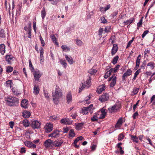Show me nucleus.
<instances>
[{
    "instance_id": "obj_1",
    "label": "nucleus",
    "mask_w": 155,
    "mask_h": 155,
    "mask_svg": "<svg viewBox=\"0 0 155 155\" xmlns=\"http://www.w3.org/2000/svg\"><path fill=\"white\" fill-rule=\"evenodd\" d=\"M62 94L61 90L58 86H56L54 92H52L53 99L54 103L56 104H58L59 99L62 97Z\"/></svg>"
},
{
    "instance_id": "obj_2",
    "label": "nucleus",
    "mask_w": 155,
    "mask_h": 155,
    "mask_svg": "<svg viewBox=\"0 0 155 155\" xmlns=\"http://www.w3.org/2000/svg\"><path fill=\"white\" fill-rule=\"evenodd\" d=\"M88 78L84 84H82L81 86L79 88V92L82 91L85 87L88 88L91 85V76L88 75Z\"/></svg>"
},
{
    "instance_id": "obj_3",
    "label": "nucleus",
    "mask_w": 155,
    "mask_h": 155,
    "mask_svg": "<svg viewBox=\"0 0 155 155\" xmlns=\"http://www.w3.org/2000/svg\"><path fill=\"white\" fill-rule=\"evenodd\" d=\"M7 101L9 106H13L18 104V100L16 97H9L7 99Z\"/></svg>"
},
{
    "instance_id": "obj_4",
    "label": "nucleus",
    "mask_w": 155,
    "mask_h": 155,
    "mask_svg": "<svg viewBox=\"0 0 155 155\" xmlns=\"http://www.w3.org/2000/svg\"><path fill=\"white\" fill-rule=\"evenodd\" d=\"M109 99V94H108L105 93L99 97V100L101 102H103L108 101Z\"/></svg>"
},
{
    "instance_id": "obj_5",
    "label": "nucleus",
    "mask_w": 155,
    "mask_h": 155,
    "mask_svg": "<svg viewBox=\"0 0 155 155\" xmlns=\"http://www.w3.org/2000/svg\"><path fill=\"white\" fill-rule=\"evenodd\" d=\"M93 107L92 104H91L89 106L86 107H84L83 109H82L81 110L82 111V112H81V113H83L84 114H86L88 113V112H90L91 113L92 112V110H91L92 109V107Z\"/></svg>"
},
{
    "instance_id": "obj_6",
    "label": "nucleus",
    "mask_w": 155,
    "mask_h": 155,
    "mask_svg": "<svg viewBox=\"0 0 155 155\" xmlns=\"http://www.w3.org/2000/svg\"><path fill=\"white\" fill-rule=\"evenodd\" d=\"M44 145L46 148H52L53 145V141L50 139L47 140L44 142Z\"/></svg>"
},
{
    "instance_id": "obj_7",
    "label": "nucleus",
    "mask_w": 155,
    "mask_h": 155,
    "mask_svg": "<svg viewBox=\"0 0 155 155\" xmlns=\"http://www.w3.org/2000/svg\"><path fill=\"white\" fill-rule=\"evenodd\" d=\"M41 124L37 120L31 121V126L33 129H38L40 127Z\"/></svg>"
},
{
    "instance_id": "obj_8",
    "label": "nucleus",
    "mask_w": 155,
    "mask_h": 155,
    "mask_svg": "<svg viewBox=\"0 0 155 155\" xmlns=\"http://www.w3.org/2000/svg\"><path fill=\"white\" fill-rule=\"evenodd\" d=\"M117 77L116 76H115V74H114L111 77H110L108 79L109 81H111L110 86V87H114L116 84V82Z\"/></svg>"
},
{
    "instance_id": "obj_9",
    "label": "nucleus",
    "mask_w": 155,
    "mask_h": 155,
    "mask_svg": "<svg viewBox=\"0 0 155 155\" xmlns=\"http://www.w3.org/2000/svg\"><path fill=\"white\" fill-rule=\"evenodd\" d=\"M60 132L59 130H54L51 134L48 135V137L54 138L58 137L59 136Z\"/></svg>"
},
{
    "instance_id": "obj_10",
    "label": "nucleus",
    "mask_w": 155,
    "mask_h": 155,
    "mask_svg": "<svg viewBox=\"0 0 155 155\" xmlns=\"http://www.w3.org/2000/svg\"><path fill=\"white\" fill-rule=\"evenodd\" d=\"M53 129V125L51 123H47L45 127V130L47 133L51 132Z\"/></svg>"
},
{
    "instance_id": "obj_11",
    "label": "nucleus",
    "mask_w": 155,
    "mask_h": 155,
    "mask_svg": "<svg viewBox=\"0 0 155 155\" xmlns=\"http://www.w3.org/2000/svg\"><path fill=\"white\" fill-rule=\"evenodd\" d=\"M118 108V105L117 104H115L113 106L110 107L108 109V110H109V113H112L116 111Z\"/></svg>"
},
{
    "instance_id": "obj_12",
    "label": "nucleus",
    "mask_w": 155,
    "mask_h": 155,
    "mask_svg": "<svg viewBox=\"0 0 155 155\" xmlns=\"http://www.w3.org/2000/svg\"><path fill=\"white\" fill-rule=\"evenodd\" d=\"M66 100L68 104L71 103L72 101V95L70 92H68L66 95Z\"/></svg>"
},
{
    "instance_id": "obj_13",
    "label": "nucleus",
    "mask_w": 155,
    "mask_h": 155,
    "mask_svg": "<svg viewBox=\"0 0 155 155\" xmlns=\"http://www.w3.org/2000/svg\"><path fill=\"white\" fill-rule=\"evenodd\" d=\"M34 75L35 80L38 81L41 77V74H40V71L38 70H37L35 71Z\"/></svg>"
},
{
    "instance_id": "obj_14",
    "label": "nucleus",
    "mask_w": 155,
    "mask_h": 155,
    "mask_svg": "<svg viewBox=\"0 0 155 155\" xmlns=\"http://www.w3.org/2000/svg\"><path fill=\"white\" fill-rule=\"evenodd\" d=\"M5 58L6 61L9 64H11L12 63L14 59V58L11 55L6 56Z\"/></svg>"
},
{
    "instance_id": "obj_15",
    "label": "nucleus",
    "mask_w": 155,
    "mask_h": 155,
    "mask_svg": "<svg viewBox=\"0 0 155 155\" xmlns=\"http://www.w3.org/2000/svg\"><path fill=\"white\" fill-rule=\"evenodd\" d=\"M28 101L27 100L24 99L22 100L21 103V106L22 107L26 109L28 107Z\"/></svg>"
},
{
    "instance_id": "obj_16",
    "label": "nucleus",
    "mask_w": 155,
    "mask_h": 155,
    "mask_svg": "<svg viewBox=\"0 0 155 155\" xmlns=\"http://www.w3.org/2000/svg\"><path fill=\"white\" fill-rule=\"evenodd\" d=\"M25 145L29 147L35 148L36 147V145L31 142L26 141L25 142Z\"/></svg>"
},
{
    "instance_id": "obj_17",
    "label": "nucleus",
    "mask_w": 155,
    "mask_h": 155,
    "mask_svg": "<svg viewBox=\"0 0 155 155\" xmlns=\"http://www.w3.org/2000/svg\"><path fill=\"white\" fill-rule=\"evenodd\" d=\"M65 57L66 60L67 61L68 63L70 64L71 65L74 63V61L71 56L68 57V56L66 54L64 55Z\"/></svg>"
},
{
    "instance_id": "obj_18",
    "label": "nucleus",
    "mask_w": 155,
    "mask_h": 155,
    "mask_svg": "<svg viewBox=\"0 0 155 155\" xmlns=\"http://www.w3.org/2000/svg\"><path fill=\"white\" fill-rule=\"evenodd\" d=\"M61 123L64 124H70L72 123V122L71 121H69L68 118H65L61 120Z\"/></svg>"
},
{
    "instance_id": "obj_19",
    "label": "nucleus",
    "mask_w": 155,
    "mask_h": 155,
    "mask_svg": "<svg viewBox=\"0 0 155 155\" xmlns=\"http://www.w3.org/2000/svg\"><path fill=\"white\" fill-rule=\"evenodd\" d=\"M33 90V93L35 95H37L38 94L40 91V88L38 85L35 84Z\"/></svg>"
},
{
    "instance_id": "obj_20",
    "label": "nucleus",
    "mask_w": 155,
    "mask_h": 155,
    "mask_svg": "<svg viewBox=\"0 0 155 155\" xmlns=\"http://www.w3.org/2000/svg\"><path fill=\"white\" fill-rule=\"evenodd\" d=\"M63 142L62 140H56L53 142V145L55 147H58L61 146Z\"/></svg>"
},
{
    "instance_id": "obj_21",
    "label": "nucleus",
    "mask_w": 155,
    "mask_h": 155,
    "mask_svg": "<svg viewBox=\"0 0 155 155\" xmlns=\"http://www.w3.org/2000/svg\"><path fill=\"white\" fill-rule=\"evenodd\" d=\"M132 71L130 69H128L126 72H125L123 75L122 76L123 80H124L125 79V78L126 77L128 76H130L131 74Z\"/></svg>"
},
{
    "instance_id": "obj_22",
    "label": "nucleus",
    "mask_w": 155,
    "mask_h": 155,
    "mask_svg": "<svg viewBox=\"0 0 155 155\" xmlns=\"http://www.w3.org/2000/svg\"><path fill=\"white\" fill-rule=\"evenodd\" d=\"M118 50L117 45L116 44L113 45V48L111 50V54L112 55H114Z\"/></svg>"
},
{
    "instance_id": "obj_23",
    "label": "nucleus",
    "mask_w": 155,
    "mask_h": 155,
    "mask_svg": "<svg viewBox=\"0 0 155 155\" xmlns=\"http://www.w3.org/2000/svg\"><path fill=\"white\" fill-rule=\"evenodd\" d=\"M105 89V86L104 85L100 86L97 89V93L100 94Z\"/></svg>"
},
{
    "instance_id": "obj_24",
    "label": "nucleus",
    "mask_w": 155,
    "mask_h": 155,
    "mask_svg": "<svg viewBox=\"0 0 155 155\" xmlns=\"http://www.w3.org/2000/svg\"><path fill=\"white\" fill-rule=\"evenodd\" d=\"M5 46L4 44L0 45V53L4 54L5 52Z\"/></svg>"
},
{
    "instance_id": "obj_25",
    "label": "nucleus",
    "mask_w": 155,
    "mask_h": 155,
    "mask_svg": "<svg viewBox=\"0 0 155 155\" xmlns=\"http://www.w3.org/2000/svg\"><path fill=\"white\" fill-rule=\"evenodd\" d=\"M30 115V113L29 111H26L22 113L23 116L25 118L29 117Z\"/></svg>"
},
{
    "instance_id": "obj_26",
    "label": "nucleus",
    "mask_w": 155,
    "mask_h": 155,
    "mask_svg": "<svg viewBox=\"0 0 155 155\" xmlns=\"http://www.w3.org/2000/svg\"><path fill=\"white\" fill-rule=\"evenodd\" d=\"M41 14L42 18L43 20H44L46 14V12L44 7L43 8L42 10H41Z\"/></svg>"
},
{
    "instance_id": "obj_27",
    "label": "nucleus",
    "mask_w": 155,
    "mask_h": 155,
    "mask_svg": "<svg viewBox=\"0 0 155 155\" xmlns=\"http://www.w3.org/2000/svg\"><path fill=\"white\" fill-rule=\"evenodd\" d=\"M61 47L62 49L65 52H69L70 50V48L66 45H62Z\"/></svg>"
},
{
    "instance_id": "obj_28",
    "label": "nucleus",
    "mask_w": 155,
    "mask_h": 155,
    "mask_svg": "<svg viewBox=\"0 0 155 155\" xmlns=\"http://www.w3.org/2000/svg\"><path fill=\"white\" fill-rule=\"evenodd\" d=\"M22 124L25 127H27L29 125V121L26 119L24 120L23 121Z\"/></svg>"
},
{
    "instance_id": "obj_29",
    "label": "nucleus",
    "mask_w": 155,
    "mask_h": 155,
    "mask_svg": "<svg viewBox=\"0 0 155 155\" xmlns=\"http://www.w3.org/2000/svg\"><path fill=\"white\" fill-rule=\"evenodd\" d=\"M51 39L53 41V42L55 43V44L58 45V44L57 42V41L54 35H52L51 36Z\"/></svg>"
},
{
    "instance_id": "obj_30",
    "label": "nucleus",
    "mask_w": 155,
    "mask_h": 155,
    "mask_svg": "<svg viewBox=\"0 0 155 155\" xmlns=\"http://www.w3.org/2000/svg\"><path fill=\"white\" fill-rule=\"evenodd\" d=\"M84 124L83 123H77L76 125L77 128L78 130H81V129Z\"/></svg>"
},
{
    "instance_id": "obj_31",
    "label": "nucleus",
    "mask_w": 155,
    "mask_h": 155,
    "mask_svg": "<svg viewBox=\"0 0 155 155\" xmlns=\"http://www.w3.org/2000/svg\"><path fill=\"white\" fill-rule=\"evenodd\" d=\"M139 89V88L135 87L133 89V91L132 92V95H134L136 94H137L138 92Z\"/></svg>"
},
{
    "instance_id": "obj_32",
    "label": "nucleus",
    "mask_w": 155,
    "mask_h": 155,
    "mask_svg": "<svg viewBox=\"0 0 155 155\" xmlns=\"http://www.w3.org/2000/svg\"><path fill=\"white\" fill-rule=\"evenodd\" d=\"M130 137L131 138V140L134 142L137 143L138 142V140L136 136H134L132 135H130Z\"/></svg>"
},
{
    "instance_id": "obj_33",
    "label": "nucleus",
    "mask_w": 155,
    "mask_h": 155,
    "mask_svg": "<svg viewBox=\"0 0 155 155\" xmlns=\"http://www.w3.org/2000/svg\"><path fill=\"white\" fill-rule=\"evenodd\" d=\"M60 62L61 64L64 66V68H66L67 64L65 60L63 59H61L60 60Z\"/></svg>"
},
{
    "instance_id": "obj_34",
    "label": "nucleus",
    "mask_w": 155,
    "mask_h": 155,
    "mask_svg": "<svg viewBox=\"0 0 155 155\" xmlns=\"http://www.w3.org/2000/svg\"><path fill=\"white\" fill-rule=\"evenodd\" d=\"M75 134L74 133V130L72 129H71L69 131V135L70 137H74Z\"/></svg>"
},
{
    "instance_id": "obj_35",
    "label": "nucleus",
    "mask_w": 155,
    "mask_h": 155,
    "mask_svg": "<svg viewBox=\"0 0 155 155\" xmlns=\"http://www.w3.org/2000/svg\"><path fill=\"white\" fill-rule=\"evenodd\" d=\"M140 72L141 70L140 69H138L137 71H136L134 74V78L133 79V80H134L136 79L137 76Z\"/></svg>"
},
{
    "instance_id": "obj_36",
    "label": "nucleus",
    "mask_w": 155,
    "mask_h": 155,
    "mask_svg": "<svg viewBox=\"0 0 155 155\" xmlns=\"http://www.w3.org/2000/svg\"><path fill=\"white\" fill-rule=\"evenodd\" d=\"M83 137L81 136H80L77 137L74 140V144H77V143L79 140H82L83 139Z\"/></svg>"
},
{
    "instance_id": "obj_37",
    "label": "nucleus",
    "mask_w": 155,
    "mask_h": 155,
    "mask_svg": "<svg viewBox=\"0 0 155 155\" xmlns=\"http://www.w3.org/2000/svg\"><path fill=\"white\" fill-rule=\"evenodd\" d=\"M97 71V70L92 68L88 71V73L91 74H93L94 73H96Z\"/></svg>"
},
{
    "instance_id": "obj_38",
    "label": "nucleus",
    "mask_w": 155,
    "mask_h": 155,
    "mask_svg": "<svg viewBox=\"0 0 155 155\" xmlns=\"http://www.w3.org/2000/svg\"><path fill=\"white\" fill-rule=\"evenodd\" d=\"M141 59V55L139 54L137 56L136 61V64L140 65Z\"/></svg>"
},
{
    "instance_id": "obj_39",
    "label": "nucleus",
    "mask_w": 155,
    "mask_h": 155,
    "mask_svg": "<svg viewBox=\"0 0 155 155\" xmlns=\"http://www.w3.org/2000/svg\"><path fill=\"white\" fill-rule=\"evenodd\" d=\"M118 58L119 57L118 56H117L114 58L112 61V63L113 64H116L118 59Z\"/></svg>"
},
{
    "instance_id": "obj_40",
    "label": "nucleus",
    "mask_w": 155,
    "mask_h": 155,
    "mask_svg": "<svg viewBox=\"0 0 155 155\" xmlns=\"http://www.w3.org/2000/svg\"><path fill=\"white\" fill-rule=\"evenodd\" d=\"M13 70V67L11 66H8L7 67L6 71L8 73H10Z\"/></svg>"
},
{
    "instance_id": "obj_41",
    "label": "nucleus",
    "mask_w": 155,
    "mask_h": 155,
    "mask_svg": "<svg viewBox=\"0 0 155 155\" xmlns=\"http://www.w3.org/2000/svg\"><path fill=\"white\" fill-rule=\"evenodd\" d=\"M76 44L78 45L79 46H81L82 45L83 43L81 40L76 39Z\"/></svg>"
},
{
    "instance_id": "obj_42",
    "label": "nucleus",
    "mask_w": 155,
    "mask_h": 155,
    "mask_svg": "<svg viewBox=\"0 0 155 155\" xmlns=\"http://www.w3.org/2000/svg\"><path fill=\"white\" fill-rule=\"evenodd\" d=\"M147 66H150L151 69H153L155 67L154 63L153 62H150L148 63L147 64Z\"/></svg>"
},
{
    "instance_id": "obj_43",
    "label": "nucleus",
    "mask_w": 155,
    "mask_h": 155,
    "mask_svg": "<svg viewBox=\"0 0 155 155\" xmlns=\"http://www.w3.org/2000/svg\"><path fill=\"white\" fill-rule=\"evenodd\" d=\"M133 21V18H131V19L127 20L126 21H124V23L125 24V25H127L129 24H131Z\"/></svg>"
},
{
    "instance_id": "obj_44",
    "label": "nucleus",
    "mask_w": 155,
    "mask_h": 155,
    "mask_svg": "<svg viewBox=\"0 0 155 155\" xmlns=\"http://www.w3.org/2000/svg\"><path fill=\"white\" fill-rule=\"evenodd\" d=\"M97 115H95L93 117H91V120L92 121H97L98 120Z\"/></svg>"
},
{
    "instance_id": "obj_45",
    "label": "nucleus",
    "mask_w": 155,
    "mask_h": 155,
    "mask_svg": "<svg viewBox=\"0 0 155 155\" xmlns=\"http://www.w3.org/2000/svg\"><path fill=\"white\" fill-rule=\"evenodd\" d=\"M134 37L132 38V39L128 42L127 43V45L126 47L127 48H128L130 46L131 44H132V43L133 41L134 40Z\"/></svg>"
},
{
    "instance_id": "obj_46",
    "label": "nucleus",
    "mask_w": 155,
    "mask_h": 155,
    "mask_svg": "<svg viewBox=\"0 0 155 155\" xmlns=\"http://www.w3.org/2000/svg\"><path fill=\"white\" fill-rule=\"evenodd\" d=\"M12 81L11 80H8L6 81V86L8 87H12Z\"/></svg>"
},
{
    "instance_id": "obj_47",
    "label": "nucleus",
    "mask_w": 155,
    "mask_h": 155,
    "mask_svg": "<svg viewBox=\"0 0 155 155\" xmlns=\"http://www.w3.org/2000/svg\"><path fill=\"white\" fill-rule=\"evenodd\" d=\"M100 20L101 21V22L105 24L107 22V20L104 17H102L100 18Z\"/></svg>"
},
{
    "instance_id": "obj_48",
    "label": "nucleus",
    "mask_w": 155,
    "mask_h": 155,
    "mask_svg": "<svg viewBox=\"0 0 155 155\" xmlns=\"http://www.w3.org/2000/svg\"><path fill=\"white\" fill-rule=\"evenodd\" d=\"M5 33L3 29H1L0 30V37L3 38L5 37Z\"/></svg>"
},
{
    "instance_id": "obj_49",
    "label": "nucleus",
    "mask_w": 155,
    "mask_h": 155,
    "mask_svg": "<svg viewBox=\"0 0 155 155\" xmlns=\"http://www.w3.org/2000/svg\"><path fill=\"white\" fill-rule=\"evenodd\" d=\"M40 57H43V54L44 53L43 48L41 47L40 48Z\"/></svg>"
},
{
    "instance_id": "obj_50",
    "label": "nucleus",
    "mask_w": 155,
    "mask_h": 155,
    "mask_svg": "<svg viewBox=\"0 0 155 155\" xmlns=\"http://www.w3.org/2000/svg\"><path fill=\"white\" fill-rule=\"evenodd\" d=\"M44 94L45 97L46 98L48 99L49 98V96L48 95V92L47 91L44 90Z\"/></svg>"
},
{
    "instance_id": "obj_51",
    "label": "nucleus",
    "mask_w": 155,
    "mask_h": 155,
    "mask_svg": "<svg viewBox=\"0 0 155 155\" xmlns=\"http://www.w3.org/2000/svg\"><path fill=\"white\" fill-rule=\"evenodd\" d=\"M124 135L122 133H121L119 135L118 140H121L124 138Z\"/></svg>"
},
{
    "instance_id": "obj_52",
    "label": "nucleus",
    "mask_w": 155,
    "mask_h": 155,
    "mask_svg": "<svg viewBox=\"0 0 155 155\" xmlns=\"http://www.w3.org/2000/svg\"><path fill=\"white\" fill-rule=\"evenodd\" d=\"M149 32L148 30H146L144 31L143 34L142 35V38H144L146 35Z\"/></svg>"
},
{
    "instance_id": "obj_53",
    "label": "nucleus",
    "mask_w": 155,
    "mask_h": 155,
    "mask_svg": "<svg viewBox=\"0 0 155 155\" xmlns=\"http://www.w3.org/2000/svg\"><path fill=\"white\" fill-rule=\"evenodd\" d=\"M28 38H31V29L30 28H29L28 29Z\"/></svg>"
},
{
    "instance_id": "obj_54",
    "label": "nucleus",
    "mask_w": 155,
    "mask_h": 155,
    "mask_svg": "<svg viewBox=\"0 0 155 155\" xmlns=\"http://www.w3.org/2000/svg\"><path fill=\"white\" fill-rule=\"evenodd\" d=\"M40 39L41 41V44L43 46H44L45 45V42L41 36L40 35Z\"/></svg>"
},
{
    "instance_id": "obj_55",
    "label": "nucleus",
    "mask_w": 155,
    "mask_h": 155,
    "mask_svg": "<svg viewBox=\"0 0 155 155\" xmlns=\"http://www.w3.org/2000/svg\"><path fill=\"white\" fill-rule=\"evenodd\" d=\"M29 66L30 69L31 70H34V68L33 67L31 62L30 60H29ZM31 71H32V70H31Z\"/></svg>"
},
{
    "instance_id": "obj_56",
    "label": "nucleus",
    "mask_w": 155,
    "mask_h": 155,
    "mask_svg": "<svg viewBox=\"0 0 155 155\" xmlns=\"http://www.w3.org/2000/svg\"><path fill=\"white\" fill-rule=\"evenodd\" d=\"M114 73V68H111L110 70L107 71V74H110L111 73Z\"/></svg>"
},
{
    "instance_id": "obj_57",
    "label": "nucleus",
    "mask_w": 155,
    "mask_h": 155,
    "mask_svg": "<svg viewBox=\"0 0 155 155\" xmlns=\"http://www.w3.org/2000/svg\"><path fill=\"white\" fill-rule=\"evenodd\" d=\"M105 8H104L103 7H101L100 8V11L102 13H105L106 11L105 10Z\"/></svg>"
},
{
    "instance_id": "obj_58",
    "label": "nucleus",
    "mask_w": 155,
    "mask_h": 155,
    "mask_svg": "<svg viewBox=\"0 0 155 155\" xmlns=\"http://www.w3.org/2000/svg\"><path fill=\"white\" fill-rule=\"evenodd\" d=\"M146 61H144L143 63L142 64L140 65V67L141 68H143V69L144 68V66L146 65Z\"/></svg>"
},
{
    "instance_id": "obj_59",
    "label": "nucleus",
    "mask_w": 155,
    "mask_h": 155,
    "mask_svg": "<svg viewBox=\"0 0 155 155\" xmlns=\"http://www.w3.org/2000/svg\"><path fill=\"white\" fill-rule=\"evenodd\" d=\"M120 65L119 64H118L117 65L115 68H114V73H115L117 71V70L120 68Z\"/></svg>"
},
{
    "instance_id": "obj_60",
    "label": "nucleus",
    "mask_w": 155,
    "mask_h": 155,
    "mask_svg": "<svg viewBox=\"0 0 155 155\" xmlns=\"http://www.w3.org/2000/svg\"><path fill=\"white\" fill-rule=\"evenodd\" d=\"M142 19L140 20L137 24V27H140L142 24Z\"/></svg>"
},
{
    "instance_id": "obj_61",
    "label": "nucleus",
    "mask_w": 155,
    "mask_h": 155,
    "mask_svg": "<svg viewBox=\"0 0 155 155\" xmlns=\"http://www.w3.org/2000/svg\"><path fill=\"white\" fill-rule=\"evenodd\" d=\"M103 31V29L102 28H100L98 31V35H102Z\"/></svg>"
},
{
    "instance_id": "obj_62",
    "label": "nucleus",
    "mask_w": 155,
    "mask_h": 155,
    "mask_svg": "<svg viewBox=\"0 0 155 155\" xmlns=\"http://www.w3.org/2000/svg\"><path fill=\"white\" fill-rule=\"evenodd\" d=\"M122 118H121L118 119L117 122V124H119L120 125H121L122 124Z\"/></svg>"
},
{
    "instance_id": "obj_63",
    "label": "nucleus",
    "mask_w": 155,
    "mask_h": 155,
    "mask_svg": "<svg viewBox=\"0 0 155 155\" xmlns=\"http://www.w3.org/2000/svg\"><path fill=\"white\" fill-rule=\"evenodd\" d=\"M77 115L76 114V112L75 111L74 113V114L73 115H71V116L72 117V118L73 119H76L77 117Z\"/></svg>"
},
{
    "instance_id": "obj_64",
    "label": "nucleus",
    "mask_w": 155,
    "mask_h": 155,
    "mask_svg": "<svg viewBox=\"0 0 155 155\" xmlns=\"http://www.w3.org/2000/svg\"><path fill=\"white\" fill-rule=\"evenodd\" d=\"M26 150L25 148L24 147H21V150L20 151V152L21 153H25Z\"/></svg>"
}]
</instances>
